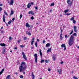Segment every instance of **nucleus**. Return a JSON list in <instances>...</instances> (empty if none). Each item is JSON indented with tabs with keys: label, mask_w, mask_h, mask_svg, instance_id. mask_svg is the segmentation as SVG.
Masks as SVG:
<instances>
[{
	"label": "nucleus",
	"mask_w": 79,
	"mask_h": 79,
	"mask_svg": "<svg viewBox=\"0 0 79 79\" xmlns=\"http://www.w3.org/2000/svg\"><path fill=\"white\" fill-rule=\"evenodd\" d=\"M54 5V3L53 2L52 3H51L50 6H53Z\"/></svg>",
	"instance_id": "33"
},
{
	"label": "nucleus",
	"mask_w": 79,
	"mask_h": 79,
	"mask_svg": "<svg viewBox=\"0 0 79 79\" xmlns=\"http://www.w3.org/2000/svg\"><path fill=\"white\" fill-rule=\"evenodd\" d=\"M51 49H52L51 48H48L47 51V53H48V52H50V51L51 50Z\"/></svg>",
	"instance_id": "21"
},
{
	"label": "nucleus",
	"mask_w": 79,
	"mask_h": 79,
	"mask_svg": "<svg viewBox=\"0 0 79 79\" xmlns=\"http://www.w3.org/2000/svg\"><path fill=\"white\" fill-rule=\"evenodd\" d=\"M45 40H43V44H44V43H45Z\"/></svg>",
	"instance_id": "58"
},
{
	"label": "nucleus",
	"mask_w": 79,
	"mask_h": 79,
	"mask_svg": "<svg viewBox=\"0 0 79 79\" xmlns=\"http://www.w3.org/2000/svg\"><path fill=\"white\" fill-rule=\"evenodd\" d=\"M74 37L73 36V35H71L70 38V39L69 41V46H71L73 44H74Z\"/></svg>",
	"instance_id": "2"
},
{
	"label": "nucleus",
	"mask_w": 79,
	"mask_h": 79,
	"mask_svg": "<svg viewBox=\"0 0 79 79\" xmlns=\"http://www.w3.org/2000/svg\"><path fill=\"white\" fill-rule=\"evenodd\" d=\"M11 22H12L11 20H10L9 21V22H8V24H11Z\"/></svg>",
	"instance_id": "22"
},
{
	"label": "nucleus",
	"mask_w": 79,
	"mask_h": 79,
	"mask_svg": "<svg viewBox=\"0 0 79 79\" xmlns=\"http://www.w3.org/2000/svg\"><path fill=\"white\" fill-rule=\"evenodd\" d=\"M32 11H30L28 12V14H31V12Z\"/></svg>",
	"instance_id": "41"
},
{
	"label": "nucleus",
	"mask_w": 79,
	"mask_h": 79,
	"mask_svg": "<svg viewBox=\"0 0 79 79\" xmlns=\"http://www.w3.org/2000/svg\"><path fill=\"white\" fill-rule=\"evenodd\" d=\"M35 46L36 47H37V42H36L35 43Z\"/></svg>",
	"instance_id": "25"
},
{
	"label": "nucleus",
	"mask_w": 79,
	"mask_h": 79,
	"mask_svg": "<svg viewBox=\"0 0 79 79\" xmlns=\"http://www.w3.org/2000/svg\"><path fill=\"white\" fill-rule=\"evenodd\" d=\"M35 38L34 37H33L32 38V40H31V42H34V39H35Z\"/></svg>",
	"instance_id": "27"
},
{
	"label": "nucleus",
	"mask_w": 79,
	"mask_h": 79,
	"mask_svg": "<svg viewBox=\"0 0 79 79\" xmlns=\"http://www.w3.org/2000/svg\"><path fill=\"white\" fill-rule=\"evenodd\" d=\"M46 47H50V43H48L46 45Z\"/></svg>",
	"instance_id": "17"
},
{
	"label": "nucleus",
	"mask_w": 79,
	"mask_h": 79,
	"mask_svg": "<svg viewBox=\"0 0 79 79\" xmlns=\"http://www.w3.org/2000/svg\"><path fill=\"white\" fill-rule=\"evenodd\" d=\"M26 34H28V35H31V32H28V31H27Z\"/></svg>",
	"instance_id": "15"
},
{
	"label": "nucleus",
	"mask_w": 79,
	"mask_h": 79,
	"mask_svg": "<svg viewBox=\"0 0 79 79\" xmlns=\"http://www.w3.org/2000/svg\"><path fill=\"white\" fill-rule=\"evenodd\" d=\"M4 69H2V71L1 72L3 73V72L4 71Z\"/></svg>",
	"instance_id": "44"
},
{
	"label": "nucleus",
	"mask_w": 79,
	"mask_h": 79,
	"mask_svg": "<svg viewBox=\"0 0 79 79\" xmlns=\"http://www.w3.org/2000/svg\"><path fill=\"white\" fill-rule=\"evenodd\" d=\"M15 18H13V19H12V21H14V20H15Z\"/></svg>",
	"instance_id": "61"
},
{
	"label": "nucleus",
	"mask_w": 79,
	"mask_h": 79,
	"mask_svg": "<svg viewBox=\"0 0 79 79\" xmlns=\"http://www.w3.org/2000/svg\"><path fill=\"white\" fill-rule=\"evenodd\" d=\"M6 48L4 47L3 48V50H2V54H3V55H4V54H5V53H6Z\"/></svg>",
	"instance_id": "4"
},
{
	"label": "nucleus",
	"mask_w": 79,
	"mask_h": 79,
	"mask_svg": "<svg viewBox=\"0 0 79 79\" xmlns=\"http://www.w3.org/2000/svg\"><path fill=\"white\" fill-rule=\"evenodd\" d=\"M73 79H78V78H77V77H76V76H73Z\"/></svg>",
	"instance_id": "24"
},
{
	"label": "nucleus",
	"mask_w": 79,
	"mask_h": 79,
	"mask_svg": "<svg viewBox=\"0 0 79 79\" xmlns=\"http://www.w3.org/2000/svg\"><path fill=\"white\" fill-rule=\"evenodd\" d=\"M31 5H34L33 2H31Z\"/></svg>",
	"instance_id": "49"
},
{
	"label": "nucleus",
	"mask_w": 79,
	"mask_h": 79,
	"mask_svg": "<svg viewBox=\"0 0 79 79\" xmlns=\"http://www.w3.org/2000/svg\"><path fill=\"white\" fill-rule=\"evenodd\" d=\"M26 27H30V26L29 25V23H27L26 24Z\"/></svg>",
	"instance_id": "16"
},
{
	"label": "nucleus",
	"mask_w": 79,
	"mask_h": 79,
	"mask_svg": "<svg viewBox=\"0 0 79 79\" xmlns=\"http://www.w3.org/2000/svg\"><path fill=\"white\" fill-rule=\"evenodd\" d=\"M73 35H74L75 36H76V35H77V34H76V33H74L73 34Z\"/></svg>",
	"instance_id": "37"
},
{
	"label": "nucleus",
	"mask_w": 79,
	"mask_h": 79,
	"mask_svg": "<svg viewBox=\"0 0 79 79\" xmlns=\"http://www.w3.org/2000/svg\"><path fill=\"white\" fill-rule=\"evenodd\" d=\"M20 47H21V48H23V47H24V46L21 45H20Z\"/></svg>",
	"instance_id": "38"
},
{
	"label": "nucleus",
	"mask_w": 79,
	"mask_h": 79,
	"mask_svg": "<svg viewBox=\"0 0 79 79\" xmlns=\"http://www.w3.org/2000/svg\"><path fill=\"white\" fill-rule=\"evenodd\" d=\"M20 41H21L20 40H19L18 41V43H20Z\"/></svg>",
	"instance_id": "60"
},
{
	"label": "nucleus",
	"mask_w": 79,
	"mask_h": 79,
	"mask_svg": "<svg viewBox=\"0 0 79 79\" xmlns=\"http://www.w3.org/2000/svg\"><path fill=\"white\" fill-rule=\"evenodd\" d=\"M61 64H63V61H62L60 63Z\"/></svg>",
	"instance_id": "53"
},
{
	"label": "nucleus",
	"mask_w": 79,
	"mask_h": 79,
	"mask_svg": "<svg viewBox=\"0 0 79 79\" xmlns=\"http://www.w3.org/2000/svg\"><path fill=\"white\" fill-rule=\"evenodd\" d=\"M44 61H45V60H42L41 61V63H43V62H44Z\"/></svg>",
	"instance_id": "31"
},
{
	"label": "nucleus",
	"mask_w": 79,
	"mask_h": 79,
	"mask_svg": "<svg viewBox=\"0 0 79 79\" xmlns=\"http://www.w3.org/2000/svg\"><path fill=\"white\" fill-rule=\"evenodd\" d=\"M32 76H34V73H33V72H32Z\"/></svg>",
	"instance_id": "52"
},
{
	"label": "nucleus",
	"mask_w": 79,
	"mask_h": 79,
	"mask_svg": "<svg viewBox=\"0 0 79 79\" xmlns=\"http://www.w3.org/2000/svg\"><path fill=\"white\" fill-rule=\"evenodd\" d=\"M32 77H33L32 79H34V77H35L34 76H33Z\"/></svg>",
	"instance_id": "64"
},
{
	"label": "nucleus",
	"mask_w": 79,
	"mask_h": 79,
	"mask_svg": "<svg viewBox=\"0 0 79 79\" xmlns=\"http://www.w3.org/2000/svg\"><path fill=\"white\" fill-rule=\"evenodd\" d=\"M50 70H51V69H50V68H49L48 69V71H50Z\"/></svg>",
	"instance_id": "50"
},
{
	"label": "nucleus",
	"mask_w": 79,
	"mask_h": 79,
	"mask_svg": "<svg viewBox=\"0 0 79 79\" xmlns=\"http://www.w3.org/2000/svg\"><path fill=\"white\" fill-rule=\"evenodd\" d=\"M31 15H34V13L33 11H31Z\"/></svg>",
	"instance_id": "39"
},
{
	"label": "nucleus",
	"mask_w": 79,
	"mask_h": 79,
	"mask_svg": "<svg viewBox=\"0 0 79 79\" xmlns=\"http://www.w3.org/2000/svg\"><path fill=\"white\" fill-rule=\"evenodd\" d=\"M0 45H1V46H2V47H5V46H6V45L4 44H2V43H1L0 44Z\"/></svg>",
	"instance_id": "13"
},
{
	"label": "nucleus",
	"mask_w": 79,
	"mask_h": 79,
	"mask_svg": "<svg viewBox=\"0 0 79 79\" xmlns=\"http://www.w3.org/2000/svg\"><path fill=\"white\" fill-rule=\"evenodd\" d=\"M9 40H12V37H11V36H10L9 38Z\"/></svg>",
	"instance_id": "32"
},
{
	"label": "nucleus",
	"mask_w": 79,
	"mask_h": 79,
	"mask_svg": "<svg viewBox=\"0 0 79 79\" xmlns=\"http://www.w3.org/2000/svg\"><path fill=\"white\" fill-rule=\"evenodd\" d=\"M1 33H3V32H4V31H1Z\"/></svg>",
	"instance_id": "57"
},
{
	"label": "nucleus",
	"mask_w": 79,
	"mask_h": 79,
	"mask_svg": "<svg viewBox=\"0 0 79 79\" xmlns=\"http://www.w3.org/2000/svg\"><path fill=\"white\" fill-rule=\"evenodd\" d=\"M34 43V42L33 41H31V44L32 45H33V44Z\"/></svg>",
	"instance_id": "42"
},
{
	"label": "nucleus",
	"mask_w": 79,
	"mask_h": 79,
	"mask_svg": "<svg viewBox=\"0 0 79 79\" xmlns=\"http://www.w3.org/2000/svg\"><path fill=\"white\" fill-rule=\"evenodd\" d=\"M34 56L35 57V63H37V54H35L34 55Z\"/></svg>",
	"instance_id": "6"
},
{
	"label": "nucleus",
	"mask_w": 79,
	"mask_h": 79,
	"mask_svg": "<svg viewBox=\"0 0 79 79\" xmlns=\"http://www.w3.org/2000/svg\"><path fill=\"white\" fill-rule=\"evenodd\" d=\"M60 39H61V40H63V37H62V36H60Z\"/></svg>",
	"instance_id": "47"
},
{
	"label": "nucleus",
	"mask_w": 79,
	"mask_h": 79,
	"mask_svg": "<svg viewBox=\"0 0 79 79\" xmlns=\"http://www.w3.org/2000/svg\"><path fill=\"white\" fill-rule=\"evenodd\" d=\"M65 38H68V36H67V35H65Z\"/></svg>",
	"instance_id": "55"
},
{
	"label": "nucleus",
	"mask_w": 79,
	"mask_h": 79,
	"mask_svg": "<svg viewBox=\"0 0 79 79\" xmlns=\"http://www.w3.org/2000/svg\"><path fill=\"white\" fill-rule=\"evenodd\" d=\"M31 19H34V17L32 16L31 17Z\"/></svg>",
	"instance_id": "40"
},
{
	"label": "nucleus",
	"mask_w": 79,
	"mask_h": 79,
	"mask_svg": "<svg viewBox=\"0 0 79 79\" xmlns=\"http://www.w3.org/2000/svg\"><path fill=\"white\" fill-rule=\"evenodd\" d=\"M73 30H72L71 32L69 34L70 35H71V34H73Z\"/></svg>",
	"instance_id": "26"
},
{
	"label": "nucleus",
	"mask_w": 79,
	"mask_h": 79,
	"mask_svg": "<svg viewBox=\"0 0 79 79\" xmlns=\"http://www.w3.org/2000/svg\"><path fill=\"white\" fill-rule=\"evenodd\" d=\"M3 22H4V23H5V15H3Z\"/></svg>",
	"instance_id": "14"
},
{
	"label": "nucleus",
	"mask_w": 79,
	"mask_h": 79,
	"mask_svg": "<svg viewBox=\"0 0 79 79\" xmlns=\"http://www.w3.org/2000/svg\"><path fill=\"white\" fill-rule=\"evenodd\" d=\"M3 73H2V72H0V75L2 74Z\"/></svg>",
	"instance_id": "62"
},
{
	"label": "nucleus",
	"mask_w": 79,
	"mask_h": 79,
	"mask_svg": "<svg viewBox=\"0 0 79 79\" xmlns=\"http://www.w3.org/2000/svg\"><path fill=\"white\" fill-rule=\"evenodd\" d=\"M22 54L23 55V57L24 59H25V60H27V58L26 56V55H25V54L24 53V52H22Z\"/></svg>",
	"instance_id": "3"
},
{
	"label": "nucleus",
	"mask_w": 79,
	"mask_h": 79,
	"mask_svg": "<svg viewBox=\"0 0 79 79\" xmlns=\"http://www.w3.org/2000/svg\"><path fill=\"white\" fill-rule=\"evenodd\" d=\"M74 17H72L70 19V20L73 21V20H74Z\"/></svg>",
	"instance_id": "29"
},
{
	"label": "nucleus",
	"mask_w": 79,
	"mask_h": 79,
	"mask_svg": "<svg viewBox=\"0 0 79 79\" xmlns=\"http://www.w3.org/2000/svg\"><path fill=\"white\" fill-rule=\"evenodd\" d=\"M67 3L69 5H71L73 4V2L69 0H67Z\"/></svg>",
	"instance_id": "5"
},
{
	"label": "nucleus",
	"mask_w": 79,
	"mask_h": 79,
	"mask_svg": "<svg viewBox=\"0 0 79 79\" xmlns=\"http://www.w3.org/2000/svg\"><path fill=\"white\" fill-rule=\"evenodd\" d=\"M35 10H37L38 9V7H37V6H35Z\"/></svg>",
	"instance_id": "43"
},
{
	"label": "nucleus",
	"mask_w": 79,
	"mask_h": 79,
	"mask_svg": "<svg viewBox=\"0 0 79 79\" xmlns=\"http://www.w3.org/2000/svg\"><path fill=\"white\" fill-rule=\"evenodd\" d=\"M65 15H67V16H69V15H71V13H69V14L67 13V14H65Z\"/></svg>",
	"instance_id": "35"
},
{
	"label": "nucleus",
	"mask_w": 79,
	"mask_h": 79,
	"mask_svg": "<svg viewBox=\"0 0 79 79\" xmlns=\"http://www.w3.org/2000/svg\"><path fill=\"white\" fill-rule=\"evenodd\" d=\"M22 17H23V15L21 14L20 15V19H21L22 18Z\"/></svg>",
	"instance_id": "34"
},
{
	"label": "nucleus",
	"mask_w": 79,
	"mask_h": 79,
	"mask_svg": "<svg viewBox=\"0 0 79 79\" xmlns=\"http://www.w3.org/2000/svg\"><path fill=\"white\" fill-rule=\"evenodd\" d=\"M73 23L75 24L76 23V20H73Z\"/></svg>",
	"instance_id": "36"
},
{
	"label": "nucleus",
	"mask_w": 79,
	"mask_h": 79,
	"mask_svg": "<svg viewBox=\"0 0 79 79\" xmlns=\"http://www.w3.org/2000/svg\"><path fill=\"white\" fill-rule=\"evenodd\" d=\"M57 72H59V74H61V71H62V69H57Z\"/></svg>",
	"instance_id": "8"
},
{
	"label": "nucleus",
	"mask_w": 79,
	"mask_h": 79,
	"mask_svg": "<svg viewBox=\"0 0 79 79\" xmlns=\"http://www.w3.org/2000/svg\"><path fill=\"white\" fill-rule=\"evenodd\" d=\"M19 77H20V78H21V79L23 78V76L22 75L20 76Z\"/></svg>",
	"instance_id": "30"
},
{
	"label": "nucleus",
	"mask_w": 79,
	"mask_h": 79,
	"mask_svg": "<svg viewBox=\"0 0 79 79\" xmlns=\"http://www.w3.org/2000/svg\"><path fill=\"white\" fill-rule=\"evenodd\" d=\"M10 77V75H9L7 76V77H6V79H9Z\"/></svg>",
	"instance_id": "20"
},
{
	"label": "nucleus",
	"mask_w": 79,
	"mask_h": 79,
	"mask_svg": "<svg viewBox=\"0 0 79 79\" xmlns=\"http://www.w3.org/2000/svg\"><path fill=\"white\" fill-rule=\"evenodd\" d=\"M3 6V4H0V6Z\"/></svg>",
	"instance_id": "56"
},
{
	"label": "nucleus",
	"mask_w": 79,
	"mask_h": 79,
	"mask_svg": "<svg viewBox=\"0 0 79 79\" xmlns=\"http://www.w3.org/2000/svg\"><path fill=\"white\" fill-rule=\"evenodd\" d=\"M2 10V8L0 6V11H1Z\"/></svg>",
	"instance_id": "45"
},
{
	"label": "nucleus",
	"mask_w": 79,
	"mask_h": 79,
	"mask_svg": "<svg viewBox=\"0 0 79 79\" xmlns=\"http://www.w3.org/2000/svg\"><path fill=\"white\" fill-rule=\"evenodd\" d=\"M41 49H40V56H42V53Z\"/></svg>",
	"instance_id": "18"
},
{
	"label": "nucleus",
	"mask_w": 79,
	"mask_h": 79,
	"mask_svg": "<svg viewBox=\"0 0 79 79\" xmlns=\"http://www.w3.org/2000/svg\"><path fill=\"white\" fill-rule=\"evenodd\" d=\"M13 13H14V12H13V10H11V13H10V15H13Z\"/></svg>",
	"instance_id": "23"
},
{
	"label": "nucleus",
	"mask_w": 79,
	"mask_h": 79,
	"mask_svg": "<svg viewBox=\"0 0 79 79\" xmlns=\"http://www.w3.org/2000/svg\"><path fill=\"white\" fill-rule=\"evenodd\" d=\"M52 58L54 61H55L56 60V55H54L52 56Z\"/></svg>",
	"instance_id": "12"
},
{
	"label": "nucleus",
	"mask_w": 79,
	"mask_h": 79,
	"mask_svg": "<svg viewBox=\"0 0 79 79\" xmlns=\"http://www.w3.org/2000/svg\"><path fill=\"white\" fill-rule=\"evenodd\" d=\"M45 63H48V61L47 60H45Z\"/></svg>",
	"instance_id": "48"
},
{
	"label": "nucleus",
	"mask_w": 79,
	"mask_h": 79,
	"mask_svg": "<svg viewBox=\"0 0 79 79\" xmlns=\"http://www.w3.org/2000/svg\"><path fill=\"white\" fill-rule=\"evenodd\" d=\"M69 10V9H67L66 10H65L64 12V13H68V11Z\"/></svg>",
	"instance_id": "19"
},
{
	"label": "nucleus",
	"mask_w": 79,
	"mask_h": 79,
	"mask_svg": "<svg viewBox=\"0 0 79 79\" xmlns=\"http://www.w3.org/2000/svg\"><path fill=\"white\" fill-rule=\"evenodd\" d=\"M14 49L15 50H17V48L16 47H15L14 48Z\"/></svg>",
	"instance_id": "51"
},
{
	"label": "nucleus",
	"mask_w": 79,
	"mask_h": 79,
	"mask_svg": "<svg viewBox=\"0 0 79 79\" xmlns=\"http://www.w3.org/2000/svg\"><path fill=\"white\" fill-rule=\"evenodd\" d=\"M18 74V73H17V72H16L15 73V74H16V75H17V74Z\"/></svg>",
	"instance_id": "59"
},
{
	"label": "nucleus",
	"mask_w": 79,
	"mask_h": 79,
	"mask_svg": "<svg viewBox=\"0 0 79 79\" xmlns=\"http://www.w3.org/2000/svg\"><path fill=\"white\" fill-rule=\"evenodd\" d=\"M13 3H14V1H13V0H11L10 2L9 3V5H13Z\"/></svg>",
	"instance_id": "10"
},
{
	"label": "nucleus",
	"mask_w": 79,
	"mask_h": 79,
	"mask_svg": "<svg viewBox=\"0 0 79 79\" xmlns=\"http://www.w3.org/2000/svg\"><path fill=\"white\" fill-rule=\"evenodd\" d=\"M27 39V37H24V40H26V39Z\"/></svg>",
	"instance_id": "46"
},
{
	"label": "nucleus",
	"mask_w": 79,
	"mask_h": 79,
	"mask_svg": "<svg viewBox=\"0 0 79 79\" xmlns=\"http://www.w3.org/2000/svg\"><path fill=\"white\" fill-rule=\"evenodd\" d=\"M73 28L74 29V31L76 32H77V27L76 26H74L73 27Z\"/></svg>",
	"instance_id": "9"
},
{
	"label": "nucleus",
	"mask_w": 79,
	"mask_h": 79,
	"mask_svg": "<svg viewBox=\"0 0 79 79\" xmlns=\"http://www.w3.org/2000/svg\"><path fill=\"white\" fill-rule=\"evenodd\" d=\"M61 47L62 48H64V50H65L66 49V46L65 45V44H62L61 45Z\"/></svg>",
	"instance_id": "7"
},
{
	"label": "nucleus",
	"mask_w": 79,
	"mask_h": 79,
	"mask_svg": "<svg viewBox=\"0 0 79 79\" xmlns=\"http://www.w3.org/2000/svg\"><path fill=\"white\" fill-rule=\"evenodd\" d=\"M31 3H29L27 5V8H29L31 7Z\"/></svg>",
	"instance_id": "11"
},
{
	"label": "nucleus",
	"mask_w": 79,
	"mask_h": 79,
	"mask_svg": "<svg viewBox=\"0 0 79 79\" xmlns=\"http://www.w3.org/2000/svg\"><path fill=\"white\" fill-rule=\"evenodd\" d=\"M62 35V33H61L60 35V36H61Z\"/></svg>",
	"instance_id": "63"
},
{
	"label": "nucleus",
	"mask_w": 79,
	"mask_h": 79,
	"mask_svg": "<svg viewBox=\"0 0 79 79\" xmlns=\"http://www.w3.org/2000/svg\"><path fill=\"white\" fill-rule=\"evenodd\" d=\"M27 68L26 63L24 62H22L21 64L19 66V69L20 72H22V71H24Z\"/></svg>",
	"instance_id": "1"
},
{
	"label": "nucleus",
	"mask_w": 79,
	"mask_h": 79,
	"mask_svg": "<svg viewBox=\"0 0 79 79\" xmlns=\"http://www.w3.org/2000/svg\"><path fill=\"white\" fill-rule=\"evenodd\" d=\"M60 31H60V33H62V32H63V31H62V30L61 29V28H60Z\"/></svg>",
	"instance_id": "54"
},
{
	"label": "nucleus",
	"mask_w": 79,
	"mask_h": 79,
	"mask_svg": "<svg viewBox=\"0 0 79 79\" xmlns=\"http://www.w3.org/2000/svg\"><path fill=\"white\" fill-rule=\"evenodd\" d=\"M4 14L5 15H8V14H7V13H6V11H4Z\"/></svg>",
	"instance_id": "28"
}]
</instances>
